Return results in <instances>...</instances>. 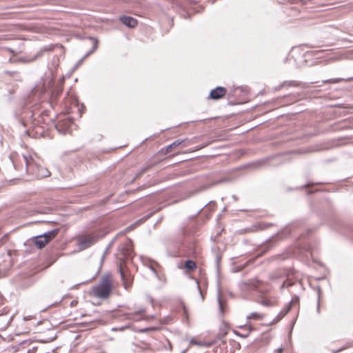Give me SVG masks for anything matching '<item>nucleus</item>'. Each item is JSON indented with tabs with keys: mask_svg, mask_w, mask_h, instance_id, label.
<instances>
[{
	"mask_svg": "<svg viewBox=\"0 0 353 353\" xmlns=\"http://www.w3.org/2000/svg\"><path fill=\"white\" fill-rule=\"evenodd\" d=\"M112 289V277L110 275H105L97 285L92 288L91 293L97 298L106 299L110 296Z\"/></svg>",
	"mask_w": 353,
	"mask_h": 353,
	"instance_id": "obj_1",
	"label": "nucleus"
},
{
	"mask_svg": "<svg viewBox=\"0 0 353 353\" xmlns=\"http://www.w3.org/2000/svg\"><path fill=\"white\" fill-rule=\"evenodd\" d=\"M28 172L34 174L38 178L48 177L50 175L49 170L37 164L32 158L23 157Z\"/></svg>",
	"mask_w": 353,
	"mask_h": 353,
	"instance_id": "obj_2",
	"label": "nucleus"
},
{
	"mask_svg": "<svg viewBox=\"0 0 353 353\" xmlns=\"http://www.w3.org/2000/svg\"><path fill=\"white\" fill-rule=\"evenodd\" d=\"M58 234V230L48 231L43 234L36 236L34 243L38 248H43L47 243L54 239Z\"/></svg>",
	"mask_w": 353,
	"mask_h": 353,
	"instance_id": "obj_3",
	"label": "nucleus"
},
{
	"mask_svg": "<svg viewBox=\"0 0 353 353\" xmlns=\"http://www.w3.org/2000/svg\"><path fill=\"white\" fill-rule=\"evenodd\" d=\"M97 236L92 234H83L77 238V245L81 250H85L97 241Z\"/></svg>",
	"mask_w": 353,
	"mask_h": 353,
	"instance_id": "obj_4",
	"label": "nucleus"
},
{
	"mask_svg": "<svg viewBox=\"0 0 353 353\" xmlns=\"http://www.w3.org/2000/svg\"><path fill=\"white\" fill-rule=\"evenodd\" d=\"M226 92L227 90L225 88L219 86L210 92V98L212 99L217 100L224 97Z\"/></svg>",
	"mask_w": 353,
	"mask_h": 353,
	"instance_id": "obj_5",
	"label": "nucleus"
},
{
	"mask_svg": "<svg viewBox=\"0 0 353 353\" xmlns=\"http://www.w3.org/2000/svg\"><path fill=\"white\" fill-rule=\"evenodd\" d=\"M145 313V309L141 308L134 312L127 313L125 314V316H126L127 319L132 320L134 321H138L143 319V316Z\"/></svg>",
	"mask_w": 353,
	"mask_h": 353,
	"instance_id": "obj_6",
	"label": "nucleus"
},
{
	"mask_svg": "<svg viewBox=\"0 0 353 353\" xmlns=\"http://www.w3.org/2000/svg\"><path fill=\"white\" fill-rule=\"evenodd\" d=\"M119 19L122 23L128 28H134L137 25V20L132 17L121 16Z\"/></svg>",
	"mask_w": 353,
	"mask_h": 353,
	"instance_id": "obj_7",
	"label": "nucleus"
},
{
	"mask_svg": "<svg viewBox=\"0 0 353 353\" xmlns=\"http://www.w3.org/2000/svg\"><path fill=\"white\" fill-rule=\"evenodd\" d=\"M184 142L183 140H176L172 143L168 145L165 148V153H169L172 151V148H176Z\"/></svg>",
	"mask_w": 353,
	"mask_h": 353,
	"instance_id": "obj_8",
	"label": "nucleus"
},
{
	"mask_svg": "<svg viewBox=\"0 0 353 353\" xmlns=\"http://www.w3.org/2000/svg\"><path fill=\"white\" fill-rule=\"evenodd\" d=\"M185 268L189 271H193L196 268V263L192 260H187L185 262Z\"/></svg>",
	"mask_w": 353,
	"mask_h": 353,
	"instance_id": "obj_9",
	"label": "nucleus"
},
{
	"mask_svg": "<svg viewBox=\"0 0 353 353\" xmlns=\"http://www.w3.org/2000/svg\"><path fill=\"white\" fill-rule=\"evenodd\" d=\"M248 319L261 320L263 318V314L258 312H252L247 316Z\"/></svg>",
	"mask_w": 353,
	"mask_h": 353,
	"instance_id": "obj_10",
	"label": "nucleus"
},
{
	"mask_svg": "<svg viewBox=\"0 0 353 353\" xmlns=\"http://www.w3.org/2000/svg\"><path fill=\"white\" fill-rule=\"evenodd\" d=\"M3 256L5 258L4 259V261H8V265H10V252H7L6 253L3 254Z\"/></svg>",
	"mask_w": 353,
	"mask_h": 353,
	"instance_id": "obj_11",
	"label": "nucleus"
},
{
	"mask_svg": "<svg viewBox=\"0 0 353 353\" xmlns=\"http://www.w3.org/2000/svg\"><path fill=\"white\" fill-rule=\"evenodd\" d=\"M130 244H131L130 241L127 243L126 246H128V248H127L126 251L123 253L124 256L130 255Z\"/></svg>",
	"mask_w": 353,
	"mask_h": 353,
	"instance_id": "obj_12",
	"label": "nucleus"
},
{
	"mask_svg": "<svg viewBox=\"0 0 353 353\" xmlns=\"http://www.w3.org/2000/svg\"><path fill=\"white\" fill-rule=\"evenodd\" d=\"M343 79H330V80H327V81H325V82H329V83H338L341 81H343Z\"/></svg>",
	"mask_w": 353,
	"mask_h": 353,
	"instance_id": "obj_13",
	"label": "nucleus"
},
{
	"mask_svg": "<svg viewBox=\"0 0 353 353\" xmlns=\"http://www.w3.org/2000/svg\"><path fill=\"white\" fill-rule=\"evenodd\" d=\"M284 85L297 86L298 83L296 81H288V82H285Z\"/></svg>",
	"mask_w": 353,
	"mask_h": 353,
	"instance_id": "obj_14",
	"label": "nucleus"
},
{
	"mask_svg": "<svg viewBox=\"0 0 353 353\" xmlns=\"http://www.w3.org/2000/svg\"><path fill=\"white\" fill-rule=\"evenodd\" d=\"M218 301H219V310H220L221 312L223 314V303H222V301H221L220 299H218Z\"/></svg>",
	"mask_w": 353,
	"mask_h": 353,
	"instance_id": "obj_15",
	"label": "nucleus"
},
{
	"mask_svg": "<svg viewBox=\"0 0 353 353\" xmlns=\"http://www.w3.org/2000/svg\"><path fill=\"white\" fill-rule=\"evenodd\" d=\"M148 168H149L148 167H145L143 169H142L141 171L137 174L136 177H138L140 175H141L143 173L145 172L148 170Z\"/></svg>",
	"mask_w": 353,
	"mask_h": 353,
	"instance_id": "obj_16",
	"label": "nucleus"
},
{
	"mask_svg": "<svg viewBox=\"0 0 353 353\" xmlns=\"http://www.w3.org/2000/svg\"><path fill=\"white\" fill-rule=\"evenodd\" d=\"M261 303L265 306H269L270 305V301L267 299L262 300Z\"/></svg>",
	"mask_w": 353,
	"mask_h": 353,
	"instance_id": "obj_17",
	"label": "nucleus"
},
{
	"mask_svg": "<svg viewBox=\"0 0 353 353\" xmlns=\"http://www.w3.org/2000/svg\"><path fill=\"white\" fill-rule=\"evenodd\" d=\"M149 268L152 271V272L158 277V274L157 270H155L153 265H149Z\"/></svg>",
	"mask_w": 353,
	"mask_h": 353,
	"instance_id": "obj_18",
	"label": "nucleus"
},
{
	"mask_svg": "<svg viewBox=\"0 0 353 353\" xmlns=\"http://www.w3.org/2000/svg\"><path fill=\"white\" fill-rule=\"evenodd\" d=\"M93 51L95 50L98 48V41L97 39H93Z\"/></svg>",
	"mask_w": 353,
	"mask_h": 353,
	"instance_id": "obj_19",
	"label": "nucleus"
},
{
	"mask_svg": "<svg viewBox=\"0 0 353 353\" xmlns=\"http://www.w3.org/2000/svg\"><path fill=\"white\" fill-rule=\"evenodd\" d=\"M190 343H191L192 344H194V345H202V344H201V343H200V342H197V341H194V339H192V340L190 341Z\"/></svg>",
	"mask_w": 353,
	"mask_h": 353,
	"instance_id": "obj_20",
	"label": "nucleus"
},
{
	"mask_svg": "<svg viewBox=\"0 0 353 353\" xmlns=\"http://www.w3.org/2000/svg\"><path fill=\"white\" fill-rule=\"evenodd\" d=\"M153 330V328H145L141 330L142 332H146L148 330Z\"/></svg>",
	"mask_w": 353,
	"mask_h": 353,
	"instance_id": "obj_21",
	"label": "nucleus"
},
{
	"mask_svg": "<svg viewBox=\"0 0 353 353\" xmlns=\"http://www.w3.org/2000/svg\"><path fill=\"white\" fill-rule=\"evenodd\" d=\"M276 351L277 353H282L283 348L282 347H279Z\"/></svg>",
	"mask_w": 353,
	"mask_h": 353,
	"instance_id": "obj_22",
	"label": "nucleus"
},
{
	"mask_svg": "<svg viewBox=\"0 0 353 353\" xmlns=\"http://www.w3.org/2000/svg\"><path fill=\"white\" fill-rule=\"evenodd\" d=\"M120 272H121V276L122 279H123L124 274H123V272H122L121 269L120 270Z\"/></svg>",
	"mask_w": 353,
	"mask_h": 353,
	"instance_id": "obj_23",
	"label": "nucleus"
},
{
	"mask_svg": "<svg viewBox=\"0 0 353 353\" xmlns=\"http://www.w3.org/2000/svg\"><path fill=\"white\" fill-rule=\"evenodd\" d=\"M0 265H1V264L0 263Z\"/></svg>",
	"mask_w": 353,
	"mask_h": 353,
	"instance_id": "obj_24",
	"label": "nucleus"
}]
</instances>
